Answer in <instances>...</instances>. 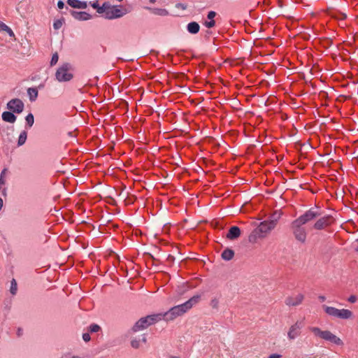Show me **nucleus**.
<instances>
[{
	"mask_svg": "<svg viewBox=\"0 0 358 358\" xmlns=\"http://www.w3.org/2000/svg\"><path fill=\"white\" fill-rule=\"evenodd\" d=\"M322 211L318 206H315L306 210L303 214L293 220L291 223V229L296 241L305 243L308 232L305 225L308 224L317 217H320Z\"/></svg>",
	"mask_w": 358,
	"mask_h": 358,
	"instance_id": "nucleus-1",
	"label": "nucleus"
},
{
	"mask_svg": "<svg viewBox=\"0 0 358 358\" xmlns=\"http://www.w3.org/2000/svg\"><path fill=\"white\" fill-rule=\"evenodd\" d=\"M199 299L200 296L195 295L190 298L186 302L170 308L166 313H162L163 316L162 320H164L166 321H171L179 316H181L182 315L187 312L189 309H191L194 305L196 304L199 302Z\"/></svg>",
	"mask_w": 358,
	"mask_h": 358,
	"instance_id": "nucleus-2",
	"label": "nucleus"
},
{
	"mask_svg": "<svg viewBox=\"0 0 358 358\" xmlns=\"http://www.w3.org/2000/svg\"><path fill=\"white\" fill-rule=\"evenodd\" d=\"M309 330L316 337H319L326 341H329L331 343L338 346L343 345V341L329 330L323 331L317 327H310Z\"/></svg>",
	"mask_w": 358,
	"mask_h": 358,
	"instance_id": "nucleus-3",
	"label": "nucleus"
},
{
	"mask_svg": "<svg viewBox=\"0 0 358 358\" xmlns=\"http://www.w3.org/2000/svg\"><path fill=\"white\" fill-rule=\"evenodd\" d=\"M162 319L163 316L162 313L148 315L138 320L134 325L132 330L134 332L141 331L146 329L149 326L162 320Z\"/></svg>",
	"mask_w": 358,
	"mask_h": 358,
	"instance_id": "nucleus-4",
	"label": "nucleus"
},
{
	"mask_svg": "<svg viewBox=\"0 0 358 358\" xmlns=\"http://www.w3.org/2000/svg\"><path fill=\"white\" fill-rule=\"evenodd\" d=\"M322 308L326 314L333 318L348 320L352 318L353 316L352 312L348 309H338L335 307L328 306L327 305H323Z\"/></svg>",
	"mask_w": 358,
	"mask_h": 358,
	"instance_id": "nucleus-5",
	"label": "nucleus"
},
{
	"mask_svg": "<svg viewBox=\"0 0 358 358\" xmlns=\"http://www.w3.org/2000/svg\"><path fill=\"white\" fill-rule=\"evenodd\" d=\"M73 78L72 66L69 63H64L56 71L55 79L59 83L69 82Z\"/></svg>",
	"mask_w": 358,
	"mask_h": 358,
	"instance_id": "nucleus-6",
	"label": "nucleus"
},
{
	"mask_svg": "<svg viewBox=\"0 0 358 358\" xmlns=\"http://www.w3.org/2000/svg\"><path fill=\"white\" fill-rule=\"evenodd\" d=\"M127 13L126 9L122 6H112L108 3V8L106 12V19L113 20L120 18Z\"/></svg>",
	"mask_w": 358,
	"mask_h": 358,
	"instance_id": "nucleus-7",
	"label": "nucleus"
},
{
	"mask_svg": "<svg viewBox=\"0 0 358 358\" xmlns=\"http://www.w3.org/2000/svg\"><path fill=\"white\" fill-rule=\"evenodd\" d=\"M303 327V320H298L292 324L287 332V338L289 340L292 341L296 339L301 335V329Z\"/></svg>",
	"mask_w": 358,
	"mask_h": 358,
	"instance_id": "nucleus-8",
	"label": "nucleus"
},
{
	"mask_svg": "<svg viewBox=\"0 0 358 358\" xmlns=\"http://www.w3.org/2000/svg\"><path fill=\"white\" fill-rule=\"evenodd\" d=\"M24 108V103L20 99H13L7 103V108L15 113H21Z\"/></svg>",
	"mask_w": 358,
	"mask_h": 358,
	"instance_id": "nucleus-9",
	"label": "nucleus"
},
{
	"mask_svg": "<svg viewBox=\"0 0 358 358\" xmlns=\"http://www.w3.org/2000/svg\"><path fill=\"white\" fill-rule=\"evenodd\" d=\"M331 216L329 215L320 217L315 222V223L312 226V228L316 230L324 229L326 227L331 225Z\"/></svg>",
	"mask_w": 358,
	"mask_h": 358,
	"instance_id": "nucleus-10",
	"label": "nucleus"
},
{
	"mask_svg": "<svg viewBox=\"0 0 358 358\" xmlns=\"http://www.w3.org/2000/svg\"><path fill=\"white\" fill-rule=\"evenodd\" d=\"M303 299L304 296L303 294H293L285 299V303L289 306H296L302 303Z\"/></svg>",
	"mask_w": 358,
	"mask_h": 358,
	"instance_id": "nucleus-11",
	"label": "nucleus"
},
{
	"mask_svg": "<svg viewBox=\"0 0 358 358\" xmlns=\"http://www.w3.org/2000/svg\"><path fill=\"white\" fill-rule=\"evenodd\" d=\"M275 227L273 222H270L268 220L262 222L258 226L257 230L259 233L262 234V236H265L266 234L270 232Z\"/></svg>",
	"mask_w": 358,
	"mask_h": 358,
	"instance_id": "nucleus-12",
	"label": "nucleus"
},
{
	"mask_svg": "<svg viewBox=\"0 0 358 358\" xmlns=\"http://www.w3.org/2000/svg\"><path fill=\"white\" fill-rule=\"evenodd\" d=\"M72 17L78 21H87L92 18V15L85 11L71 10Z\"/></svg>",
	"mask_w": 358,
	"mask_h": 358,
	"instance_id": "nucleus-13",
	"label": "nucleus"
},
{
	"mask_svg": "<svg viewBox=\"0 0 358 358\" xmlns=\"http://www.w3.org/2000/svg\"><path fill=\"white\" fill-rule=\"evenodd\" d=\"M7 169H3L0 174V196H6L7 188L6 187V175Z\"/></svg>",
	"mask_w": 358,
	"mask_h": 358,
	"instance_id": "nucleus-14",
	"label": "nucleus"
},
{
	"mask_svg": "<svg viewBox=\"0 0 358 358\" xmlns=\"http://www.w3.org/2000/svg\"><path fill=\"white\" fill-rule=\"evenodd\" d=\"M69 6L73 8L85 9L87 7V2L80 0H67Z\"/></svg>",
	"mask_w": 358,
	"mask_h": 358,
	"instance_id": "nucleus-15",
	"label": "nucleus"
},
{
	"mask_svg": "<svg viewBox=\"0 0 358 358\" xmlns=\"http://www.w3.org/2000/svg\"><path fill=\"white\" fill-rule=\"evenodd\" d=\"M216 12L213 10H210L207 14L208 21L204 22L203 25L208 28L211 29L215 26V21L214 17L216 16Z\"/></svg>",
	"mask_w": 358,
	"mask_h": 358,
	"instance_id": "nucleus-16",
	"label": "nucleus"
},
{
	"mask_svg": "<svg viewBox=\"0 0 358 358\" xmlns=\"http://www.w3.org/2000/svg\"><path fill=\"white\" fill-rule=\"evenodd\" d=\"M240 235H241V230H240L239 227H238L236 226H233L229 229L228 234L227 235V237L229 239L234 240V239L238 238L240 236Z\"/></svg>",
	"mask_w": 358,
	"mask_h": 358,
	"instance_id": "nucleus-17",
	"label": "nucleus"
},
{
	"mask_svg": "<svg viewBox=\"0 0 358 358\" xmlns=\"http://www.w3.org/2000/svg\"><path fill=\"white\" fill-rule=\"evenodd\" d=\"M12 111H5L2 113V120L6 122L14 123L16 121L17 117Z\"/></svg>",
	"mask_w": 358,
	"mask_h": 358,
	"instance_id": "nucleus-18",
	"label": "nucleus"
},
{
	"mask_svg": "<svg viewBox=\"0 0 358 358\" xmlns=\"http://www.w3.org/2000/svg\"><path fill=\"white\" fill-rule=\"evenodd\" d=\"M200 26L196 22H191L187 25V30L191 34H196L199 31Z\"/></svg>",
	"mask_w": 358,
	"mask_h": 358,
	"instance_id": "nucleus-19",
	"label": "nucleus"
},
{
	"mask_svg": "<svg viewBox=\"0 0 358 358\" xmlns=\"http://www.w3.org/2000/svg\"><path fill=\"white\" fill-rule=\"evenodd\" d=\"M146 10H148L151 12V13L160 16H166L169 15V12L167 10L164 8H150V7H145Z\"/></svg>",
	"mask_w": 358,
	"mask_h": 358,
	"instance_id": "nucleus-20",
	"label": "nucleus"
},
{
	"mask_svg": "<svg viewBox=\"0 0 358 358\" xmlns=\"http://www.w3.org/2000/svg\"><path fill=\"white\" fill-rule=\"evenodd\" d=\"M27 95L30 101H35L38 97V92L36 87H29L27 89Z\"/></svg>",
	"mask_w": 358,
	"mask_h": 358,
	"instance_id": "nucleus-21",
	"label": "nucleus"
},
{
	"mask_svg": "<svg viewBox=\"0 0 358 358\" xmlns=\"http://www.w3.org/2000/svg\"><path fill=\"white\" fill-rule=\"evenodd\" d=\"M234 252L231 249H226L222 253V259L227 261L231 260L234 257Z\"/></svg>",
	"mask_w": 358,
	"mask_h": 358,
	"instance_id": "nucleus-22",
	"label": "nucleus"
},
{
	"mask_svg": "<svg viewBox=\"0 0 358 358\" xmlns=\"http://www.w3.org/2000/svg\"><path fill=\"white\" fill-rule=\"evenodd\" d=\"M27 131H21V133L20 134V136L18 137L17 145L18 146L23 145L27 141Z\"/></svg>",
	"mask_w": 358,
	"mask_h": 358,
	"instance_id": "nucleus-23",
	"label": "nucleus"
},
{
	"mask_svg": "<svg viewBox=\"0 0 358 358\" xmlns=\"http://www.w3.org/2000/svg\"><path fill=\"white\" fill-rule=\"evenodd\" d=\"M280 217H281V213L278 211H275L270 216V217L268 218V220L270 222H273L274 226L275 227L278 223V221L280 220Z\"/></svg>",
	"mask_w": 358,
	"mask_h": 358,
	"instance_id": "nucleus-24",
	"label": "nucleus"
},
{
	"mask_svg": "<svg viewBox=\"0 0 358 358\" xmlns=\"http://www.w3.org/2000/svg\"><path fill=\"white\" fill-rule=\"evenodd\" d=\"M108 1L104 2L102 6H99L97 9L96 12L99 14H103L104 17L106 18V12L107 11V8H108Z\"/></svg>",
	"mask_w": 358,
	"mask_h": 358,
	"instance_id": "nucleus-25",
	"label": "nucleus"
},
{
	"mask_svg": "<svg viewBox=\"0 0 358 358\" xmlns=\"http://www.w3.org/2000/svg\"><path fill=\"white\" fill-rule=\"evenodd\" d=\"M27 125L30 128L34 123V117L32 113H29L25 117Z\"/></svg>",
	"mask_w": 358,
	"mask_h": 358,
	"instance_id": "nucleus-26",
	"label": "nucleus"
},
{
	"mask_svg": "<svg viewBox=\"0 0 358 358\" xmlns=\"http://www.w3.org/2000/svg\"><path fill=\"white\" fill-rule=\"evenodd\" d=\"M17 290V285L15 279H13L10 282V292L13 295L16 294Z\"/></svg>",
	"mask_w": 358,
	"mask_h": 358,
	"instance_id": "nucleus-27",
	"label": "nucleus"
},
{
	"mask_svg": "<svg viewBox=\"0 0 358 358\" xmlns=\"http://www.w3.org/2000/svg\"><path fill=\"white\" fill-rule=\"evenodd\" d=\"M101 329V327L96 324H92L90 326L89 330L91 333L98 332Z\"/></svg>",
	"mask_w": 358,
	"mask_h": 358,
	"instance_id": "nucleus-28",
	"label": "nucleus"
},
{
	"mask_svg": "<svg viewBox=\"0 0 358 358\" xmlns=\"http://www.w3.org/2000/svg\"><path fill=\"white\" fill-rule=\"evenodd\" d=\"M59 60V56L58 54L56 52L52 55L51 60H50V66L55 65Z\"/></svg>",
	"mask_w": 358,
	"mask_h": 358,
	"instance_id": "nucleus-29",
	"label": "nucleus"
},
{
	"mask_svg": "<svg viewBox=\"0 0 358 358\" xmlns=\"http://www.w3.org/2000/svg\"><path fill=\"white\" fill-rule=\"evenodd\" d=\"M62 358H81L80 355H74L71 352H66L63 354Z\"/></svg>",
	"mask_w": 358,
	"mask_h": 358,
	"instance_id": "nucleus-30",
	"label": "nucleus"
},
{
	"mask_svg": "<svg viewBox=\"0 0 358 358\" xmlns=\"http://www.w3.org/2000/svg\"><path fill=\"white\" fill-rule=\"evenodd\" d=\"M140 343H141L140 339L134 338L131 341V345L132 346V348L136 349L140 347Z\"/></svg>",
	"mask_w": 358,
	"mask_h": 358,
	"instance_id": "nucleus-31",
	"label": "nucleus"
},
{
	"mask_svg": "<svg viewBox=\"0 0 358 358\" xmlns=\"http://www.w3.org/2000/svg\"><path fill=\"white\" fill-rule=\"evenodd\" d=\"M62 24H63V20H57L53 23V27L55 29H59L62 27Z\"/></svg>",
	"mask_w": 358,
	"mask_h": 358,
	"instance_id": "nucleus-32",
	"label": "nucleus"
},
{
	"mask_svg": "<svg viewBox=\"0 0 358 358\" xmlns=\"http://www.w3.org/2000/svg\"><path fill=\"white\" fill-rule=\"evenodd\" d=\"M218 303H219V301H218V299H213L210 301V306L213 308H217L218 307Z\"/></svg>",
	"mask_w": 358,
	"mask_h": 358,
	"instance_id": "nucleus-33",
	"label": "nucleus"
},
{
	"mask_svg": "<svg viewBox=\"0 0 358 358\" xmlns=\"http://www.w3.org/2000/svg\"><path fill=\"white\" fill-rule=\"evenodd\" d=\"M4 31H6L10 37H15L14 32L8 26H7V27Z\"/></svg>",
	"mask_w": 358,
	"mask_h": 358,
	"instance_id": "nucleus-34",
	"label": "nucleus"
},
{
	"mask_svg": "<svg viewBox=\"0 0 358 358\" xmlns=\"http://www.w3.org/2000/svg\"><path fill=\"white\" fill-rule=\"evenodd\" d=\"M89 4L94 9H97V8L99 6V4L98 3V1H90L89 2Z\"/></svg>",
	"mask_w": 358,
	"mask_h": 358,
	"instance_id": "nucleus-35",
	"label": "nucleus"
},
{
	"mask_svg": "<svg viewBox=\"0 0 358 358\" xmlns=\"http://www.w3.org/2000/svg\"><path fill=\"white\" fill-rule=\"evenodd\" d=\"M83 339L84 340V341L85 342H88L90 341L91 339V337H90V334L88 333H85L83 334Z\"/></svg>",
	"mask_w": 358,
	"mask_h": 358,
	"instance_id": "nucleus-36",
	"label": "nucleus"
},
{
	"mask_svg": "<svg viewBox=\"0 0 358 358\" xmlns=\"http://www.w3.org/2000/svg\"><path fill=\"white\" fill-rule=\"evenodd\" d=\"M357 301V297L355 296V295H351L349 298H348V301L350 303H355Z\"/></svg>",
	"mask_w": 358,
	"mask_h": 358,
	"instance_id": "nucleus-37",
	"label": "nucleus"
},
{
	"mask_svg": "<svg viewBox=\"0 0 358 358\" xmlns=\"http://www.w3.org/2000/svg\"><path fill=\"white\" fill-rule=\"evenodd\" d=\"M7 27V25L3 23V22L0 21V31H5Z\"/></svg>",
	"mask_w": 358,
	"mask_h": 358,
	"instance_id": "nucleus-38",
	"label": "nucleus"
},
{
	"mask_svg": "<svg viewBox=\"0 0 358 358\" xmlns=\"http://www.w3.org/2000/svg\"><path fill=\"white\" fill-rule=\"evenodd\" d=\"M57 7L59 8V9H62L64 8V3L62 1H59L57 2Z\"/></svg>",
	"mask_w": 358,
	"mask_h": 358,
	"instance_id": "nucleus-39",
	"label": "nucleus"
},
{
	"mask_svg": "<svg viewBox=\"0 0 358 358\" xmlns=\"http://www.w3.org/2000/svg\"><path fill=\"white\" fill-rule=\"evenodd\" d=\"M281 357L279 354H272L268 358H281Z\"/></svg>",
	"mask_w": 358,
	"mask_h": 358,
	"instance_id": "nucleus-40",
	"label": "nucleus"
},
{
	"mask_svg": "<svg viewBox=\"0 0 358 358\" xmlns=\"http://www.w3.org/2000/svg\"><path fill=\"white\" fill-rule=\"evenodd\" d=\"M318 298H319L320 301H322V302H323V301H324L326 300V297L324 296H322L321 295V296H319Z\"/></svg>",
	"mask_w": 358,
	"mask_h": 358,
	"instance_id": "nucleus-41",
	"label": "nucleus"
},
{
	"mask_svg": "<svg viewBox=\"0 0 358 358\" xmlns=\"http://www.w3.org/2000/svg\"><path fill=\"white\" fill-rule=\"evenodd\" d=\"M141 341H142L143 343H146V341H147V338H146V336H145V334H143V335L142 336Z\"/></svg>",
	"mask_w": 358,
	"mask_h": 358,
	"instance_id": "nucleus-42",
	"label": "nucleus"
},
{
	"mask_svg": "<svg viewBox=\"0 0 358 358\" xmlns=\"http://www.w3.org/2000/svg\"><path fill=\"white\" fill-rule=\"evenodd\" d=\"M3 207V199L0 198V210H1Z\"/></svg>",
	"mask_w": 358,
	"mask_h": 358,
	"instance_id": "nucleus-43",
	"label": "nucleus"
},
{
	"mask_svg": "<svg viewBox=\"0 0 358 358\" xmlns=\"http://www.w3.org/2000/svg\"><path fill=\"white\" fill-rule=\"evenodd\" d=\"M177 7H178V8L181 7V8H183V9H185V8H186V6H183V5H182V4H178V5L177 6Z\"/></svg>",
	"mask_w": 358,
	"mask_h": 358,
	"instance_id": "nucleus-44",
	"label": "nucleus"
},
{
	"mask_svg": "<svg viewBox=\"0 0 358 358\" xmlns=\"http://www.w3.org/2000/svg\"><path fill=\"white\" fill-rule=\"evenodd\" d=\"M149 1L152 3H154L156 1V0H149Z\"/></svg>",
	"mask_w": 358,
	"mask_h": 358,
	"instance_id": "nucleus-45",
	"label": "nucleus"
},
{
	"mask_svg": "<svg viewBox=\"0 0 358 358\" xmlns=\"http://www.w3.org/2000/svg\"><path fill=\"white\" fill-rule=\"evenodd\" d=\"M169 358H180V357H176V356H171Z\"/></svg>",
	"mask_w": 358,
	"mask_h": 358,
	"instance_id": "nucleus-46",
	"label": "nucleus"
},
{
	"mask_svg": "<svg viewBox=\"0 0 358 358\" xmlns=\"http://www.w3.org/2000/svg\"><path fill=\"white\" fill-rule=\"evenodd\" d=\"M357 250H358V249H357Z\"/></svg>",
	"mask_w": 358,
	"mask_h": 358,
	"instance_id": "nucleus-47",
	"label": "nucleus"
}]
</instances>
